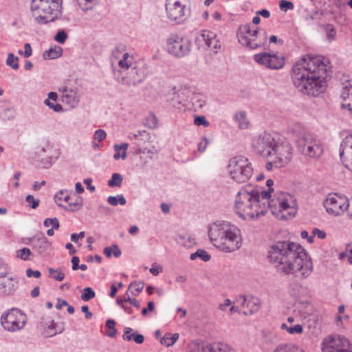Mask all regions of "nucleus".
Masks as SVG:
<instances>
[{
    "label": "nucleus",
    "mask_w": 352,
    "mask_h": 352,
    "mask_svg": "<svg viewBox=\"0 0 352 352\" xmlns=\"http://www.w3.org/2000/svg\"><path fill=\"white\" fill-rule=\"evenodd\" d=\"M269 262L283 275H292L303 279L310 276L313 264L305 250L289 241H277L267 252Z\"/></svg>",
    "instance_id": "f257e3e1"
},
{
    "label": "nucleus",
    "mask_w": 352,
    "mask_h": 352,
    "mask_svg": "<svg viewBox=\"0 0 352 352\" xmlns=\"http://www.w3.org/2000/svg\"><path fill=\"white\" fill-rule=\"evenodd\" d=\"M327 60L318 56L305 55L298 60L292 68V80L295 87L301 93L318 96L326 89Z\"/></svg>",
    "instance_id": "f03ea898"
},
{
    "label": "nucleus",
    "mask_w": 352,
    "mask_h": 352,
    "mask_svg": "<svg viewBox=\"0 0 352 352\" xmlns=\"http://www.w3.org/2000/svg\"><path fill=\"white\" fill-rule=\"evenodd\" d=\"M112 63L119 69L114 71L117 81L126 86H136L142 82L148 74V67L142 60L135 57L125 50L116 47L112 52Z\"/></svg>",
    "instance_id": "7ed1b4c3"
},
{
    "label": "nucleus",
    "mask_w": 352,
    "mask_h": 352,
    "mask_svg": "<svg viewBox=\"0 0 352 352\" xmlns=\"http://www.w3.org/2000/svg\"><path fill=\"white\" fill-rule=\"evenodd\" d=\"M208 234L212 245L225 253L234 252L243 244L241 230L228 221H219L211 223Z\"/></svg>",
    "instance_id": "20e7f679"
},
{
    "label": "nucleus",
    "mask_w": 352,
    "mask_h": 352,
    "mask_svg": "<svg viewBox=\"0 0 352 352\" xmlns=\"http://www.w3.org/2000/svg\"><path fill=\"white\" fill-rule=\"evenodd\" d=\"M234 211L243 220H255L267 212L265 201L259 192L250 186H245L237 192L234 200Z\"/></svg>",
    "instance_id": "39448f33"
},
{
    "label": "nucleus",
    "mask_w": 352,
    "mask_h": 352,
    "mask_svg": "<svg viewBox=\"0 0 352 352\" xmlns=\"http://www.w3.org/2000/svg\"><path fill=\"white\" fill-rule=\"evenodd\" d=\"M298 151L305 157L318 160L324 153L321 141L302 126L296 125L292 130Z\"/></svg>",
    "instance_id": "423d86ee"
},
{
    "label": "nucleus",
    "mask_w": 352,
    "mask_h": 352,
    "mask_svg": "<svg viewBox=\"0 0 352 352\" xmlns=\"http://www.w3.org/2000/svg\"><path fill=\"white\" fill-rule=\"evenodd\" d=\"M267 210L280 219H288L295 216L298 210V205L294 195L287 192H280L274 195L270 200L265 199Z\"/></svg>",
    "instance_id": "0eeeda50"
},
{
    "label": "nucleus",
    "mask_w": 352,
    "mask_h": 352,
    "mask_svg": "<svg viewBox=\"0 0 352 352\" xmlns=\"http://www.w3.org/2000/svg\"><path fill=\"white\" fill-rule=\"evenodd\" d=\"M62 0H32L31 10L38 23L54 21L61 14Z\"/></svg>",
    "instance_id": "6e6552de"
},
{
    "label": "nucleus",
    "mask_w": 352,
    "mask_h": 352,
    "mask_svg": "<svg viewBox=\"0 0 352 352\" xmlns=\"http://www.w3.org/2000/svg\"><path fill=\"white\" fill-rule=\"evenodd\" d=\"M228 176L234 182L241 184L248 182L253 175V167L249 159L243 155L230 158L227 165Z\"/></svg>",
    "instance_id": "1a4fd4ad"
},
{
    "label": "nucleus",
    "mask_w": 352,
    "mask_h": 352,
    "mask_svg": "<svg viewBox=\"0 0 352 352\" xmlns=\"http://www.w3.org/2000/svg\"><path fill=\"white\" fill-rule=\"evenodd\" d=\"M239 42L251 50L262 47L267 41V36L258 34V28H252L250 23L240 25L237 32Z\"/></svg>",
    "instance_id": "9d476101"
},
{
    "label": "nucleus",
    "mask_w": 352,
    "mask_h": 352,
    "mask_svg": "<svg viewBox=\"0 0 352 352\" xmlns=\"http://www.w3.org/2000/svg\"><path fill=\"white\" fill-rule=\"evenodd\" d=\"M188 0H166L165 10L167 19L174 24H182L190 14Z\"/></svg>",
    "instance_id": "9b49d317"
},
{
    "label": "nucleus",
    "mask_w": 352,
    "mask_h": 352,
    "mask_svg": "<svg viewBox=\"0 0 352 352\" xmlns=\"http://www.w3.org/2000/svg\"><path fill=\"white\" fill-rule=\"evenodd\" d=\"M278 138L277 134L263 132L252 138L251 146L256 154L267 158L271 157Z\"/></svg>",
    "instance_id": "f8f14e48"
},
{
    "label": "nucleus",
    "mask_w": 352,
    "mask_h": 352,
    "mask_svg": "<svg viewBox=\"0 0 352 352\" xmlns=\"http://www.w3.org/2000/svg\"><path fill=\"white\" fill-rule=\"evenodd\" d=\"M272 157H274V163L278 168L285 167L292 162L294 157L292 144L286 138L279 136L272 152Z\"/></svg>",
    "instance_id": "ddd939ff"
},
{
    "label": "nucleus",
    "mask_w": 352,
    "mask_h": 352,
    "mask_svg": "<svg viewBox=\"0 0 352 352\" xmlns=\"http://www.w3.org/2000/svg\"><path fill=\"white\" fill-rule=\"evenodd\" d=\"M192 47L191 41L186 37L177 34H170L166 40L168 52L177 58L188 56Z\"/></svg>",
    "instance_id": "4468645a"
},
{
    "label": "nucleus",
    "mask_w": 352,
    "mask_h": 352,
    "mask_svg": "<svg viewBox=\"0 0 352 352\" xmlns=\"http://www.w3.org/2000/svg\"><path fill=\"white\" fill-rule=\"evenodd\" d=\"M27 323V316L18 309H11L3 314L1 324L9 332H16L23 329Z\"/></svg>",
    "instance_id": "2eb2a0df"
},
{
    "label": "nucleus",
    "mask_w": 352,
    "mask_h": 352,
    "mask_svg": "<svg viewBox=\"0 0 352 352\" xmlns=\"http://www.w3.org/2000/svg\"><path fill=\"white\" fill-rule=\"evenodd\" d=\"M323 205L329 214L338 217L349 209V200L343 195L330 193L326 197Z\"/></svg>",
    "instance_id": "dca6fc26"
},
{
    "label": "nucleus",
    "mask_w": 352,
    "mask_h": 352,
    "mask_svg": "<svg viewBox=\"0 0 352 352\" xmlns=\"http://www.w3.org/2000/svg\"><path fill=\"white\" fill-rule=\"evenodd\" d=\"M254 60L271 69H280L285 64V57L280 53H258L254 56Z\"/></svg>",
    "instance_id": "f3484780"
},
{
    "label": "nucleus",
    "mask_w": 352,
    "mask_h": 352,
    "mask_svg": "<svg viewBox=\"0 0 352 352\" xmlns=\"http://www.w3.org/2000/svg\"><path fill=\"white\" fill-rule=\"evenodd\" d=\"M323 352H352L348 339L340 336L329 337L323 342Z\"/></svg>",
    "instance_id": "a211bd4d"
},
{
    "label": "nucleus",
    "mask_w": 352,
    "mask_h": 352,
    "mask_svg": "<svg viewBox=\"0 0 352 352\" xmlns=\"http://www.w3.org/2000/svg\"><path fill=\"white\" fill-rule=\"evenodd\" d=\"M189 352H236V351L223 342H215L206 345L192 342L189 346Z\"/></svg>",
    "instance_id": "6ab92c4d"
},
{
    "label": "nucleus",
    "mask_w": 352,
    "mask_h": 352,
    "mask_svg": "<svg viewBox=\"0 0 352 352\" xmlns=\"http://www.w3.org/2000/svg\"><path fill=\"white\" fill-rule=\"evenodd\" d=\"M339 154L343 165L352 172V134L347 135L341 142Z\"/></svg>",
    "instance_id": "aec40b11"
},
{
    "label": "nucleus",
    "mask_w": 352,
    "mask_h": 352,
    "mask_svg": "<svg viewBox=\"0 0 352 352\" xmlns=\"http://www.w3.org/2000/svg\"><path fill=\"white\" fill-rule=\"evenodd\" d=\"M60 155V149L54 143L50 142H45L39 152L41 160L43 163L50 166L58 159Z\"/></svg>",
    "instance_id": "412c9836"
},
{
    "label": "nucleus",
    "mask_w": 352,
    "mask_h": 352,
    "mask_svg": "<svg viewBox=\"0 0 352 352\" xmlns=\"http://www.w3.org/2000/svg\"><path fill=\"white\" fill-rule=\"evenodd\" d=\"M236 302L240 303L245 309L244 314L252 315L258 311L261 308V300L253 296H239Z\"/></svg>",
    "instance_id": "4be33fe9"
},
{
    "label": "nucleus",
    "mask_w": 352,
    "mask_h": 352,
    "mask_svg": "<svg viewBox=\"0 0 352 352\" xmlns=\"http://www.w3.org/2000/svg\"><path fill=\"white\" fill-rule=\"evenodd\" d=\"M43 333L45 337H52L56 334L61 333L64 331L63 323L55 322L50 318H46L41 322Z\"/></svg>",
    "instance_id": "5701e85b"
},
{
    "label": "nucleus",
    "mask_w": 352,
    "mask_h": 352,
    "mask_svg": "<svg viewBox=\"0 0 352 352\" xmlns=\"http://www.w3.org/2000/svg\"><path fill=\"white\" fill-rule=\"evenodd\" d=\"M80 100V96L77 89H65L62 95V102L71 109H75Z\"/></svg>",
    "instance_id": "b1692460"
},
{
    "label": "nucleus",
    "mask_w": 352,
    "mask_h": 352,
    "mask_svg": "<svg viewBox=\"0 0 352 352\" xmlns=\"http://www.w3.org/2000/svg\"><path fill=\"white\" fill-rule=\"evenodd\" d=\"M70 200L71 197L66 190H60L54 196V201L57 205L74 211L75 208L78 206V204L76 202H72Z\"/></svg>",
    "instance_id": "393cba45"
},
{
    "label": "nucleus",
    "mask_w": 352,
    "mask_h": 352,
    "mask_svg": "<svg viewBox=\"0 0 352 352\" xmlns=\"http://www.w3.org/2000/svg\"><path fill=\"white\" fill-rule=\"evenodd\" d=\"M213 36V32L208 30H201L197 33L195 37V44L199 49L207 50L208 43Z\"/></svg>",
    "instance_id": "a878e982"
},
{
    "label": "nucleus",
    "mask_w": 352,
    "mask_h": 352,
    "mask_svg": "<svg viewBox=\"0 0 352 352\" xmlns=\"http://www.w3.org/2000/svg\"><path fill=\"white\" fill-rule=\"evenodd\" d=\"M342 84L341 97L344 100H346L352 98V82L349 79V76L346 74H342L340 78Z\"/></svg>",
    "instance_id": "bb28decb"
},
{
    "label": "nucleus",
    "mask_w": 352,
    "mask_h": 352,
    "mask_svg": "<svg viewBox=\"0 0 352 352\" xmlns=\"http://www.w3.org/2000/svg\"><path fill=\"white\" fill-rule=\"evenodd\" d=\"M34 248L40 254H45L50 252L52 249L51 243L45 236L37 239L34 244Z\"/></svg>",
    "instance_id": "cd10ccee"
},
{
    "label": "nucleus",
    "mask_w": 352,
    "mask_h": 352,
    "mask_svg": "<svg viewBox=\"0 0 352 352\" xmlns=\"http://www.w3.org/2000/svg\"><path fill=\"white\" fill-rule=\"evenodd\" d=\"M133 329L130 327H125L124 329V334L122 338L124 340L131 341L133 340L137 344H142L144 340V337L142 334H138L133 332Z\"/></svg>",
    "instance_id": "c85d7f7f"
},
{
    "label": "nucleus",
    "mask_w": 352,
    "mask_h": 352,
    "mask_svg": "<svg viewBox=\"0 0 352 352\" xmlns=\"http://www.w3.org/2000/svg\"><path fill=\"white\" fill-rule=\"evenodd\" d=\"M129 148V144L127 143H122L121 144H116L113 146L115 153L113 155V158L115 160H119L122 159L124 160L126 157V151Z\"/></svg>",
    "instance_id": "c756f323"
},
{
    "label": "nucleus",
    "mask_w": 352,
    "mask_h": 352,
    "mask_svg": "<svg viewBox=\"0 0 352 352\" xmlns=\"http://www.w3.org/2000/svg\"><path fill=\"white\" fill-rule=\"evenodd\" d=\"M234 118L239 129L243 130L248 129L250 126V122L245 111H239L236 113Z\"/></svg>",
    "instance_id": "7c9ffc66"
},
{
    "label": "nucleus",
    "mask_w": 352,
    "mask_h": 352,
    "mask_svg": "<svg viewBox=\"0 0 352 352\" xmlns=\"http://www.w3.org/2000/svg\"><path fill=\"white\" fill-rule=\"evenodd\" d=\"M274 352H305L300 346L293 344H284L278 345Z\"/></svg>",
    "instance_id": "2f4dec72"
},
{
    "label": "nucleus",
    "mask_w": 352,
    "mask_h": 352,
    "mask_svg": "<svg viewBox=\"0 0 352 352\" xmlns=\"http://www.w3.org/2000/svg\"><path fill=\"white\" fill-rule=\"evenodd\" d=\"M63 50L60 47H56L54 48H50L48 50H45L43 53V58L45 60L55 59L60 57L62 55Z\"/></svg>",
    "instance_id": "473e14b6"
},
{
    "label": "nucleus",
    "mask_w": 352,
    "mask_h": 352,
    "mask_svg": "<svg viewBox=\"0 0 352 352\" xmlns=\"http://www.w3.org/2000/svg\"><path fill=\"white\" fill-rule=\"evenodd\" d=\"M14 289V280L12 278H8L0 283V294H9Z\"/></svg>",
    "instance_id": "72a5a7b5"
},
{
    "label": "nucleus",
    "mask_w": 352,
    "mask_h": 352,
    "mask_svg": "<svg viewBox=\"0 0 352 352\" xmlns=\"http://www.w3.org/2000/svg\"><path fill=\"white\" fill-rule=\"evenodd\" d=\"M178 338V333L172 334L170 333H167L162 338H161L160 342L162 344H164L166 346H170L175 344Z\"/></svg>",
    "instance_id": "f704fd0d"
},
{
    "label": "nucleus",
    "mask_w": 352,
    "mask_h": 352,
    "mask_svg": "<svg viewBox=\"0 0 352 352\" xmlns=\"http://www.w3.org/2000/svg\"><path fill=\"white\" fill-rule=\"evenodd\" d=\"M103 252L108 258H110L112 256V254L116 258L120 256L122 254L121 250L117 245H113L112 246L104 248Z\"/></svg>",
    "instance_id": "c9c22d12"
},
{
    "label": "nucleus",
    "mask_w": 352,
    "mask_h": 352,
    "mask_svg": "<svg viewBox=\"0 0 352 352\" xmlns=\"http://www.w3.org/2000/svg\"><path fill=\"white\" fill-rule=\"evenodd\" d=\"M107 202L113 206H116L118 204L123 206L126 204V200L123 195H118L117 196H109L107 198Z\"/></svg>",
    "instance_id": "e433bc0d"
},
{
    "label": "nucleus",
    "mask_w": 352,
    "mask_h": 352,
    "mask_svg": "<svg viewBox=\"0 0 352 352\" xmlns=\"http://www.w3.org/2000/svg\"><path fill=\"white\" fill-rule=\"evenodd\" d=\"M197 257L206 262L210 259L211 256L205 250L199 249L195 253L191 254L190 256L191 260H195Z\"/></svg>",
    "instance_id": "4c0bfd02"
},
{
    "label": "nucleus",
    "mask_w": 352,
    "mask_h": 352,
    "mask_svg": "<svg viewBox=\"0 0 352 352\" xmlns=\"http://www.w3.org/2000/svg\"><path fill=\"white\" fill-rule=\"evenodd\" d=\"M123 181V177L120 173H113L111 178L108 181L109 187H120Z\"/></svg>",
    "instance_id": "58836bf2"
},
{
    "label": "nucleus",
    "mask_w": 352,
    "mask_h": 352,
    "mask_svg": "<svg viewBox=\"0 0 352 352\" xmlns=\"http://www.w3.org/2000/svg\"><path fill=\"white\" fill-rule=\"evenodd\" d=\"M280 328L286 330L289 334H300L303 331V328L301 324H296L294 327H288L286 324L283 323Z\"/></svg>",
    "instance_id": "ea45409f"
},
{
    "label": "nucleus",
    "mask_w": 352,
    "mask_h": 352,
    "mask_svg": "<svg viewBox=\"0 0 352 352\" xmlns=\"http://www.w3.org/2000/svg\"><path fill=\"white\" fill-rule=\"evenodd\" d=\"M144 283L142 282H133L129 285L128 291H129L132 295L138 296L143 289Z\"/></svg>",
    "instance_id": "a19ab883"
},
{
    "label": "nucleus",
    "mask_w": 352,
    "mask_h": 352,
    "mask_svg": "<svg viewBox=\"0 0 352 352\" xmlns=\"http://www.w3.org/2000/svg\"><path fill=\"white\" fill-rule=\"evenodd\" d=\"M96 0H76V2L80 8L84 11H88L93 8V5Z\"/></svg>",
    "instance_id": "79ce46f5"
},
{
    "label": "nucleus",
    "mask_w": 352,
    "mask_h": 352,
    "mask_svg": "<svg viewBox=\"0 0 352 352\" xmlns=\"http://www.w3.org/2000/svg\"><path fill=\"white\" fill-rule=\"evenodd\" d=\"M48 272L50 276L56 280L62 281L65 278V274L62 272L60 269H53L48 268Z\"/></svg>",
    "instance_id": "37998d69"
},
{
    "label": "nucleus",
    "mask_w": 352,
    "mask_h": 352,
    "mask_svg": "<svg viewBox=\"0 0 352 352\" xmlns=\"http://www.w3.org/2000/svg\"><path fill=\"white\" fill-rule=\"evenodd\" d=\"M19 58L15 56L12 53H9L6 59V64L13 69H17L19 65Z\"/></svg>",
    "instance_id": "c03bdc74"
},
{
    "label": "nucleus",
    "mask_w": 352,
    "mask_h": 352,
    "mask_svg": "<svg viewBox=\"0 0 352 352\" xmlns=\"http://www.w3.org/2000/svg\"><path fill=\"white\" fill-rule=\"evenodd\" d=\"M221 48V43L217 38V34L214 32V36L208 43V49H211L214 53H217Z\"/></svg>",
    "instance_id": "a18cd8bd"
},
{
    "label": "nucleus",
    "mask_w": 352,
    "mask_h": 352,
    "mask_svg": "<svg viewBox=\"0 0 352 352\" xmlns=\"http://www.w3.org/2000/svg\"><path fill=\"white\" fill-rule=\"evenodd\" d=\"M106 326L109 329V331L107 332V335L110 338L116 337L117 334V331L115 328L116 322L112 319H109L106 322Z\"/></svg>",
    "instance_id": "49530a36"
},
{
    "label": "nucleus",
    "mask_w": 352,
    "mask_h": 352,
    "mask_svg": "<svg viewBox=\"0 0 352 352\" xmlns=\"http://www.w3.org/2000/svg\"><path fill=\"white\" fill-rule=\"evenodd\" d=\"M266 185L269 188L268 190H263L261 191V194L259 193L261 198L263 200L268 199L271 197L270 194L272 191H273L272 186L274 185V181L271 179H267L266 182Z\"/></svg>",
    "instance_id": "de8ad7c7"
},
{
    "label": "nucleus",
    "mask_w": 352,
    "mask_h": 352,
    "mask_svg": "<svg viewBox=\"0 0 352 352\" xmlns=\"http://www.w3.org/2000/svg\"><path fill=\"white\" fill-rule=\"evenodd\" d=\"M148 136V133L146 131H138L136 133H131L128 135V138L129 140H134V139H138L141 140H144V139H146Z\"/></svg>",
    "instance_id": "09e8293b"
},
{
    "label": "nucleus",
    "mask_w": 352,
    "mask_h": 352,
    "mask_svg": "<svg viewBox=\"0 0 352 352\" xmlns=\"http://www.w3.org/2000/svg\"><path fill=\"white\" fill-rule=\"evenodd\" d=\"M31 255H32V252L28 248H23L21 250H19L16 252V256L23 261L30 260V256Z\"/></svg>",
    "instance_id": "8fccbe9b"
},
{
    "label": "nucleus",
    "mask_w": 352,
    "mask_h": 352,
    "mask_svg": "<svg viewBox=\"0 0 352 352\" xmlns=\"http://www.w3.org/2000/svg\"><path fill=\"white\" fill-rule=\"evenodd\" d=\"M96 296L95 292L91 287H85L81 294V299L84 301H89Z\"/></svg>",
    "instance_id": "3c124183"
},
{
    "label": "nucleus",
    "mask_w": 352,
    "mask_h": 352,
    "mask_svg": "<svg viewBox=\"0 0 352 352\" xmlns=\"http://www.w3.org/2000/svg\"><path fill=\"white\" fill-rule=\"evenodd\" d=\"M189 93L190 91L188 89H181L175 94V98L177 97L179 99L178 102L182 103L188 100V96L187 94Z\"/></svg>",
    "instance_id": "603ef678"
},
{
    "label": "nucleus",
    "mask_w": 352,
    "mask_h": 352,
    "mask_svg": "<svg viewBox=\"0 0 352 352\" xmlns=\"http://www.w3.org/2000/svg\"><path fill=\"white\" fill-rule=\"evenodd\" d=\"M43 226L46 228L52 226V228L53 227L54 228H58L59 221L56 217L47 218L44 220Z\"/></svg>",
    "instance_id": "864d4df0"
},
{
    "label": "nucleus",
    "mask_w": 352,
    "mask_h": 352,
    "mask_svg": "<svg viewBox=\"0 0 352 352\" xmlns=\"http://www.w3.org/2000/svg\"><path fill=\"white\" fill-rule=\"evenodd\" d=\"M44 104L47 106L50 109H52L55 112H60L63 111V107L61 104L58 103H54L49 100V99H45L44 100Z\"/></svg>",
    "instance_id": "5fc2aeb1"
},
{
    "label": "nucleus",
    "mask_w": 352,
    "mask_h": 352,
    "mask_svg": "<svg viewBox=\"0 0 352 352\" xmlns=\"http://www.w3.org/2000/svg\"><path fill=\"white\" fill-rule=\"evenodd\" d=\"M25 201L29 204V206L33 209H36L38 206L40 202L38 199H34V197L31 195H28L26 197Z\"/></svg>",
    "instance_id": "6e6d98bb"
},
{
    "label": "nucleus",
    "mask_w": 352,
    "mask_h": 352,
    "mask_svg": "<svg viewBox=\"0 0 352 352\" xmlns=\"http://www.w3.org/2000/svg\"><path fill=\"white\" fill-rule=\"evenodd\" d=\"M194 123L197 126L203 125L206 127L209 126V122L207 121L206 118L204 116H197L195 117Z\"/></svg>",
    "instance_id": "4d7b16f0"
},
{
    "label": "nucleus",
    "mask_w": 352,
    "mask_h": 352,
    "mask_svg": "<svg viewBox=\"0 0 352 352\" xmlns=\"http://www.w3.org/2000/svg\"><path fill=\"white\" fill-rule=\"evenodd\" d=\"M68 36L67 33L64 30L58 31V33L56 34L54 39L56 41L60 44L65 43L67 38Z\"/></svg>",
    "instance_id": "13d9d810"
},
{
    "label": "nucleus",
    "mask_w": 352,
    "mask_h": 352,
    "mask_svg": "<svg viewBox=\"0 0 352 352\" xmlns=\"http://www.w3.org/2000/svg\"><path fill=\"white\" fill-rule=\"evenodd\" d=\"M279 7L281 10L287 11V10H292L294 6L292 1L281 0L279 3Z\"/></svg>",
    "instance_id": "bf43d9fd"
},
{
    "label": "nucleus",
    "mask_w": 352,
    "mask_h": 352,
    "mask_svg": "<svg viewBox=\"0 0 352 352\" xmlns=\"http://www.w3.org/2000/svg\"><path fill=\"white\" fill-rule=\"evenodd\" d=\"M94 139L99 142L104 140L107 137V133L102 129H98L94 132Z\"/></svg>",
    "instance_id": "052dcab7"
},
{
    "label": "nucleus",
    "mask_w": 352,
    "mask_h": 352,
    "mask_svg": "<svg viewBox=\"0 0 352 352\" xmlns=\"http://www.w3.org/2000/svg\"><path fill=\"white\" fill-rule=\"evenodd\" d=\"M327 36L329 40H333L336 36V32L331 25H327L326 27Z\"/></svg>",
    "instance_id": "680f3d73"
},
{
    "label": "nucleus",
    "mask_w": 352,
    "mask_h": 352,
    "mask_svg": "<svg viewBox=\"0 0 352 352\" xmlns=\"http://www.w3.org/2000/svg\"><path fill=\"white\" fill-rule=\"evenodd\" d=\"M178 243L184 246H190L191 242L189 237H186L185 235H179L177 238Z\"/></svg>",
    "instance_id": "e2e57ef3"
},
{
    "label": "nucleus",
    "mask_w": 352,
    "mask_h": 352,
    "mask_svg": "<svg viewBox=\"0 0 352 352\" xmlns=\"http://www.w3.org/2000/svg\"><path fill=\"white\" fill-rule=\"evenodd\" d=\"M208 142L206 138L203 137L200 142L198 144V151L201 153H203L206 151Z\"/></svg>",
    "instance_id": "0e129e2a"
},
{
    "label": "nucleus",
    "mask_w": 352,
    "mask_h": 352,
    "mask_svg": "<svg viewBox=\"0 0 352 352\" xmlns=\"http://www.w3.org/2000/svg\"><path fill=\"white\" fill-rule=\"evenodd\" d=\"M149 271L153 275L157 276L160 272H162V267L156 263H153Z\"/></svg>",
    "instance_id": "69168bd1"
},
{
    "label": "nucleus",
    "mask_w": 352,
    "mask_h": 352,
    "mask_svg": "<svg viewBox=\"0 0 352 352\" xmlns=\"http://www.w3.org/2000/svg\"><path fill=\"white\" fill-rule=\"evenodd\" d=\"M3 116L8 120H11L14 118V111L12 108H6L3 110Z\"/></svg>",
    "instance_id": "338daca9"
},
{
    "label": "nucleus",
    "mask_w": 352,
    "mask_h": 352,
    "mask_svg": "<svg viewBox=\"0 0 352 352\" xmlns=\"http://www.w3.org/2000/svg\"><path fill=\"white\" fill-rule=\"evenodd\" d=\"M346 256H347L348 261L352 264V243L346 246Z\"/></svg>",
    "instance_id": "774afa93"
}]
</instances>
